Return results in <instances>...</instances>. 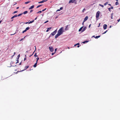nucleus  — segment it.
Listing matches in <instances>:
<instances>
[{
    "label": "nucleus",
    "mask_w": 120,
    "mask_h": 120,
    "mask_svg": "<svg viewBox=\"0 0 120 120\" xmlns=\"http://www.w3.org/2000/svg\"><path fill=\"white\" fill-rule=\"evenodd\" d=\"M63 29L64 27H61L60 29L58 31V33L60 34V35L63 32Z\"/></svg>",
    "instance_id": "f257e3e1"
},
{
    "label": "nucleus",
    "mask_w": 120,
    "mask_h": 120,
    "mask_svg": "<svg viewBox=\"0 0 120 120\" xmlns=\"http://www.w3.org/2000/svg\"><path fill=\"white\" fill-rule=\"evenodd\" d=\"M77 0H69V3H74L75 4H77Z\"/></svg>",
    "instance_id": "f03ea898"
},
{
    "label": "nucleus",
    "mask_w": 120,
    "mask_h": 120,
    "mask_svg": "<svg viewBox=\"0 0 120 120\" xmlns=\"http://www.w3.org/2000/svg\"><path fill=\"white\" fill-rule=\"evenodd\" d=\"M100 12L99 11H98L97 12L96 14V18H99Z\"/></svg>",
    "instance_id": "7ed1b4c3"
},
{
    "label": "nucleus",
    "mask_w": 120,
    "mask_h": 120,
    "mask_svg": "<svg viewBox=\"0 0 120 120\" xmlns=\"http://www.w3.org/2000/svg\"><path fill=\"white\" fill-rule=\"evenodd\" d=\"M57 30H56L55 31H53V32H52V33H51V34L52 36L54 35L57 32Z\"/></svg>",
    "instance_id": "20e7f679"
},
{
    "label": "nucleus",
    "mask_w": 120,
    "mask_h": 120,
    "mask_svg": "<svg viewBox=\"0 0 120 120\" xmlns=\"http://www.w3.org/2000/svg\"><path fill=\"white\" fill-rule=\"evenodd\" d=\"M49 50L52 52H53L54 51V49L52 47H49Z\"/></svg>",
    "instance_id": "39448f33"
},
{
    "label": "nucleus",
    "mask_w": 120,
    "mask_h": 120,
    "mask_svg": "<svg viewBox=\"0 0 120 120\" xmlns=\"http://www.w3.org/2000/svg\"><path fill=\"white\" fill-rule=\"evenodd\" d=\"M60 34L58 33L55 36V38H57L58 36H60Z\"/></svg>",
    "instance_id": "423d86ee"
},
{
    "label": "nucleus",
    "mask_w": 120,
    "mask_h": 120,
    "mask_svg": "<svg viewBox=\"0 0 120 120\" xmlns=\"http://www.w3.org/2000/svg\"><path fill=\"white\" fill-rule=\"evenodd\" d=\"M29 67V66H25V69L23 70H22L20 71L19 72H22V71H24L25 70H26Z\"/></svg>",
    "instance_id": "0eeeda50"
},
{
    "label": "nucleus",
    "mask_w": 120,
    "mask_h": 120,
    "mask_svg": "<svg viewBox=\"0 0 120 120\" xmlns=\"http://www.w3.org/2000/svg\"><path fill=\"white\" fill-rule=\"evenodd\" d=\"M107 25L106 24H105L103 25V28L105 30L107 28Z\"/></svg>",
    "instance_id": "6e6552de"
},
{
    "label": "nucleus",
    "mask_w": 120,
    "mask_h": 120,
    "mask_svg": "<svg viewBox=\"0 0 120 120\" xmlns=\"http://www.w3.org/2000/svg\"><path fill=\"white\" fill-rule=\"evenodd\" d=\"M88 18V17L87 16H86L84 19L83 21V22H85L86 20H87Z\"/></svg>",
    "instance_id": "1a4fd4ad"
},
{
    "label": "nucleus",
    "mask_w": 120,
    "mask_h": 120,
    "mask_svg": "<svg viewBox=\"0 0 120 120\" xmlns=\"http://www.w3.org/2000/svg\"><path fill=\"white\" fill-rule=\"evenodd\" d=\"M17 16V15H15L14 16H12L11 18V19H13L15 17H16Z\"/></svg>",
    "instance_id": "9d476101"
},
{
    "label": "nucleus",
    "mask_w": 120,
    "mask_h": 120,
    "mask_svg": "<svg viewBox=\"0 0 120 120\" xmlns=\"http://www.w3.org/2000/svg\"><path fill=\"white\" fill-rule=\"evenodd\" d=\"M86 26L84 27L83 29L82 30V32L84 31L86 29Z\"/></svg>",
    "instance_id": "9b49d317"
},
{
    "label": "nucleus",
    "mask_w": 120,
    "mask_h": 120,
    "mask_svg": "<svg viewBox=\"0 0 120 120\" xmlns=\"http://www.w3.org/2000/svg\"><path fill=\"white\" fill-rule=\"evenodd\" d=\"M34 5H32L29 8V10L32 9L34 7Z\"/></svg>",
    "instance_id": "f8f14e48"
},
{
    "label": "nucleus",
    "mask_w": 120,
    "mask_h": 120,
    "mask_svg": "<svg viewBox=\"0 0 120 120\" xmlns=\"http://www.w3.org/2000/svg\"><path fill=\"white\" fill-rule=\"evenodd\" d=\"M67 25L66 27V28L65 29V30H68V25Z\"/></svg>",
    "instance_id": "ddd939ff"
},
{
    "label": "nucleus",
    "mask_w": 120,
    "mask_h": 120,
    "mask_svg": "<svg viewBox=\"0 0 120 120\" xmlns=\"http://www.w3.org/2000/svg\"><path fill=\"white\" fill-rule=\"evenodd\" d=\"M28 13V11H24L23 13V14H27Z\"/></svg>",
    "instance_id": "4468645a"
},
{
    "label": "nucleus",
    "mask_w": 120,
    "mask_h": 120,
    "mask_svg": "<svg viewBox=\"0 0 120 120\" xmlns=\"http://www.w3.org/2000/svg\"><path fill=\"white\" fill-rule=\"evenodd\" d=\"M83 26H82V27H81L80 28V29L79 30V32H80V31H81V30H82V28H83Z\"/></svg>",
    "instance_id": "2eb2a0df"
},
{
    "label": "nucleus",
    "mask_w": 120,
    "mask_h": 120,
    "mask_svg": "<svg viewBox=\"0 0 120 120\" xmlns=\"http://www.w3.org/2000/svg\"><path fill=\"white\" fill-rule=\"evenodd\" d=\"M37 62H36L35 64H34V65L33 66V67H34V68H35L36 67V66H37Z\"/></svg>",
    "instance_id": "dca6fc26"
},
{
    "label": "nucleus",
    "mask_w": 120,
    "mask_h": 120,
    "mask_svg": "<svg viewBox=\"0 0 120 120\" xmlns=\"http://www.w3.org/2000/svg\"><path fill=\"white\" fill-rule=\"evenodd\" d=\"M30 29V27H26V28L25 29L27 31V30H29Z\"/></svg>",
    "instance_id": "f3484780"
},
{
    "label": "nucleus",
    "mask_w": 120,
    "mask_h": 120,
    "mask_svg": "<svg viewBox=\"0 0 120 120\" xmlns=\"http://www.w3.org/2000/svg\"><path fill=\"white\" fill-rule=\"evenodd\" d=\"M34 21V20H33L32 21H30V22H29V24L33 22Z\"/></svg>",
    "instance_id": "a211bd4d"
},
{
    "label": "nucleus",
    "mask_w": 120,
    "mask_h": 120,
    "mask_svg": "<svg viewBox=\"0 0 120 120\" xmlns=\"http://www.w3.org/2000/svg\"><path fill=\"white\" fill-rule=\"evenodd\" d=\"M23 14V13H22L19 14L18 15H17V16H19L22 15Z\"/></svg>",
    "instance_id": "6ab92c4d"
},
{
    "label": "nucleus",
    "mask_w": 120,
    "mask_h": 120,
    "mask_svg": "<svg viewBox=\"0 0 120 120\" xmlns=\"http://www.w3.org/2000/svg\"><path fill=\"white\" fill-rule=\"evenodd\" d=\"M100 35L96 36V37H95V38H99L100 37Z\"/></svg>",
    "instance_id": "aec40b11"
},
{
    "label": "nucleus",
    "mask_w": 120,
    "mask_h": 120,
    "mask_svg": "<svg viewBox=\"0 0 120 120\" xmlns=\"http://www.w3.org/2000/svg\"><path fill=\"white\" fill-rule=\"evenodd\" d=\"M37 60H36V62H37V63L38 62V60L39 59V57H37Z\"/></svg>",
    "instance_id": "412c9836"
},
{
    "label": "nucleus",
    "mask_w": 120,
    "mask_h": 120,
    "mask_svg": "<svg viewBox=\"0 0 120 120\" xmlns=\"http://www.w3.org/2000/svg\"><path fill=\"white\" fill-rule=\"evenodd\" d=\"M34 56L35 57H37L38 56V55H37V53H35V54L34 55Z\"/></svg>",
    "instance_id": "4be33fe9"
},
{
    "label": "nucleus",
    "mask_w": 120,
    "mask_h": 120,
    "mask_svg": "<svg viewBox=\"0 0 120 120\" xmlns=\"http://www.w3.org/2000/svg\"><path fill=\"white\" fill-rule=\"evenodd\" d=\"M99 6H101V7H102V8H103L104 7V6L103 5H101V4H99Z\"/></svg>",
    "instance_id": "5701e85b"
},
{
    "label": "nucleus",
    "mask_w": 120,
    "mask_h": 120,
    "mask_svg": "<svg viewBox=\"0 0 120 120\" xmlns=\"http://www.w3.org/2000/svg\"><path fill=\"white\" fill-rule=\"evenodd\" d=\"M108 2H106V3H105L104 4V6L108 4Z\"/></svg>",
    "instance_id": "b1692460"
},
{
    "label": "nucleus",
    "mask_w": 120,
    "mask_h": 120,
    "mask_svg": "<svg viewBox=\"0 0 120 120\" xmlns=\"http://www.w3.org/2000/svg\"><path fill=\"white\" fill-rule=\"evenodd\" d=\"M119 4L118 2V1H116V3H115V4L116 5H118Z\"/></svg>",
    "instance_id": "393cba45"
},
{
    "label": "nucleus",
    "mask_w": 120,
    "mask_h": 120,
    "mask_svg": "<svg viewBox=\"0 0 120 120\" xmlns=\"http://www.w3.org/2000/svg\"><path fill=\"white\" fill-rule=\"evenodd\" d=\"M30 1H27V2H25V4H27L28 3H30Z\"/></svg>",
    "instance_id": "a878e982"
},
{
    "label": "nucleus",
    "mask_w": 120,
    "mask_h": 120,
    "mask_svg": "<svg viewBox=\"0 0 120 120\" xmlns=\"http://www.w3.org/2000/svg\"><path fill=\"white\" fill-rule=\"evenodd\" d=\"M26 30L25 29V30H23V31L22 32V33H24V32H26Z\"/></svg>",
    "instance_id": "bb28decb"
},
{
    "label": "nucleus",
    "mask_w": 120,
    "mask_h": 120,
    "mask_svg": "<svg viewBox=\"0 0 120 120\" xmlns=\"http://www.w3.org/2000/svg\"><path fill=\"white\" fill-rule=\"evenodd\" d=\"M52 29V27H49V28H48L47 29H48L49 30H50Z\"/></svg>",
    "instance_id": "cd10ccee"
},
{
    "label": "nucleus",
    "mask_w": 120,
    "mask_h": 120,
    "mask_svg": "<svg viewBox=\"0 0 120 120\" xmlns=\"http://www.w3.org/2000/svg\"><path fill=\"white\" fill-rule=\"evenodd\" d=\"M18 12V11H14L13 13V14H14L15 13H17Z\"/></svg>",
    "instance_id": "c85d7f7f"
},
{
    "label": "nucleus",
    "mask_w": 120,
    "mask_h": 120,
    "mask_svg": "<svg viewBox=\"0 0 120 120\" xmlns=\"http://www.w3.org/2000/svg\"><path fill=\"white\" fill-rule=\"evenodd\" d=\"M43 3V1L42 0L41 1L38 2V3Z\"/></svg>",
    "instance_id": "c756f323"
},
{
    "label": "nucleus",
    "mask_w": 120,
    "mask_h": 120,
    "mask_svg": "<svg viewBox=\"0 0 120 120\" xmlns=\"http://www.w3.org/2000/svg\"><path fill=\"white\" fill-rule=\"evenodd\" d=\"M79 43H78L77 44H75L74 45V46H75L77 45H79Z\"/></svg>",
    "instance_id": "7c9ffc66"
},
{
    "label": "nucleus",
    "mask_w": 120,
    "mask_h": 120,
    "mask_svg": "<svg viewBox=\"0 0 120 120\" xmlns=\"http://www.w3.org/2000/svg\"><path fill=\"white\" fill-rule=\"evenodd\" d=\"M41 5H38L37 6L36 8H39V7H40L41 6Z\"/></svg>",
    "instance_id": "2f4dec72"
},
{
    "label": "nucleus",
    "mask_w": 120,
    "mask_h": 120,
    "mask_svg": "<svg viewBox=\"0 0 120 120\" xmlns=\"http://www.w3.org/2000/svg\"><path fill=\"white\" fill-rule=\"evenodd\" d=\"M86 10V9L85 8L83 9V10H82V12H84V11H85Z\"/></svg>",
    "instance_id": "473e14b6"
},
{
    "label": "nucleus",
    "mask_w": 120,
    "mask_h": 120,
    "mask_svg": "<svg viewBox=\"0 0 120 120\" xmlns=\"http://www.w3.org/2000/svg\"><path fill=\"white\" fill-rule=\"evenodd\" d=\"M113 13H112L111 14V19H113V18H112V15H113Z\"/></svg>",
    "instance_id": "72a5a7b5"
},
{
    "label": "nucleus",
    "mask_w": 120,
    "mask_h": 120,
    "mask_svg": "<svg viewBox=\"0 0 120 120\" xmlns=\"http://www.w3.org/2000/svg\"><path fill=\"white\" fill-rule=\"evenodd\" d=\"M41 12H42V11H38V12L37 13H41Z\"/></svg>",
    "instance_id": "f704fd0d"
},
{
    "label": "nucleus",
    "mask_w": 120,
    "mask_h": 120,
    "mask_svg": "<svg viewBox=\"0 0 120 120\" xmlns=\"http://www.w3.org/2000/svg\"><path fill=\"white\" fill-rule=\"evenodd\" d=\"M25 37H24V38H22L21 39V40H20V41H22L23 39H24Z\"/></svg>",
    "instance_id": "c9c22d12"
},
{
    "label": "nucleus",
    "mask_w": 120,
    "mask_h": 120,
    "mask_svg": "<svg viewBox=\"0 0 120 120\" xmlns=\"http://www.w3.org/2000/svg\"><path fill=\"white\" fill-rule=\"evenodd\" d=\"M111 8H108V9L110 11H111Z\"/></svg>",
    "instance_id": "e433bc0d"
},
{
    "label": "nucleus",
    "mask_w": 120,
    "mask_h": 120,
    "mask_svg": "<svg viewBox=\"0 0 120 120\" xmlns=\"http://www.w3.org/2000/svg\"><path fill=\"white\" fill-rule=\"evenodd\" d=\"M107 31H108V30H106L104 33H103L102 34H105V33Z\"/></svg>",
    "instance_id": "4c0bfd02"
},
{
    "label": "nucleus",
    "mask_w": 120,
    "mask_h": 120,
    "mask_svg": "<svg viewBox=\"0 0 120 120\" xmlns=\"http://www.w3.org/2000/svg\"><path fill=\"white\" fill-rule=\"evenodd\" d=\"M48 0H43L42 1H43V2H45L47 1Z\"/></svg>",
    "instance_id": "58836bf2"
},
{
    "label": "nucleus",
    "mask_w": 120,
    "mask_h": 120,
    "mask_svg": "<svg viewBox=\"0 0 120 120\" xmlns=\"http://www.w3.org/2000/svg\"><path fill=\"white\" fill-rule=\"evenodd\" d=\"M46 8L45 9H43V10H42V11H45V10H46Z\"/></svg>",
    "instance_id": "ea45409f"
},
{
    "label": "nucleus",
    "mask_w": 120,
    "mask_h": 120,
    "mask_svg": "<svg viewBox=\"0 0 120 120\" xmlns=\"http://www.w3.org/2000/svg\"><path fill=\"white\" fill-rule=\"evenodd\" d=\"M17 62L16 63V64L18 63H19V60H18V59L17 60Z\"/></svg>",
    "instance_id": "a19ab883"
},
{
    "label": "nucleus",
    "mask_w": 120,
    "mask_h": 120,
    "mask_svg": "<svg viewBox=\"0 0 120 120\" xmlns=\"http://www.w3.org/2000/svg\"><path fill=\"white\" fill-rule=\"evenodd\" d=\"M63 9V8L62 7H61L60 8V10H62Z\"/></svg>",
    "instance_id": "79ce46f5"
},
{
    "label": "nucleus",
    "mask_w": 120,
    "mask_h": 120,
    "mask_svg": "<svg viewBox=\"0 0 120 120\" xmlns=\"http://www.w3.org/2000/svg\"><path fill=\"white\" fill-rule=\"evenodd\" d=\"M33 10H31L30 11V12H33Z\"/></svg>",
    "instance_id": "37998d69"
},
{
    "label": "nucleus",
    "mask_w": 120,
    "mask_h": 120,
    "mask_svg": "<svg viewBox=\"0 0 120 120\" xmlns=\"http://www.w3.org/2000/svg\"><path fill=\"white\" fill-rule=\"evenodd\" d=\"M85 41V43L87 42H88V41Z\"/></svg>",
    "instance_id": "c03bdc74"
},
{
    "label": "nucleus",
    "mask_w": 120,
    "mask_h": 120,
    "mask_svg": "<svg viewBox=\"0 0 120 120\" xmlns=\"http://www.w3.org/2000/svg\"><path fill=\"white\" fill-rule=\"evenodd\" d=\"M56 50H57V49L56 48V49H55V53L56 52Z\"/></svg>",
    "instance_id": "a18cd8bd"
},
{
    "label": "nucleus",
    "mask_w": 120,
    "mask_h": 120,
    "mask_svg": "<svg viewBox=\"0 0 120 120\" xmlns=\"http://www.w3.org/2000/svg\"><path fill=\"white\" fill-rule=\"evenodd\" d=\"M48 21H49L48 20L47 21H46L45 22V23H46L48 22Z\"/></svg>",
    "instance_id": "49530a36"
},
{
    "label": "nucleus",
    "mask_w": 120,
    "mask_h": 120,
    "mask_svg": "<svg viewBox=\"0 0 120 120\" xmlns=\"http://www.w3.org/2000/svg\"><path fill=\"white\" fill-rule=\"evenodd\" d=\"M120 19H118V20H117V21H118V22H119V21H120Z\"/></svg>",
    "instance_id": "de8ad7c7"
},
{
    "label": "nucleus",
    "mask_w": 120,
    "mask_h": 120,
    "mask_svg": "<svg viewBox=\"0 0 120 120\" xmlns=\"http://www.w3.org/2000/svg\"><path fill=\"white\" fill-rule=\"evenodd\" d=\"M60 11V9H58L57 10V11Z\"/></svg>",
    "instance_id": "09e8293b"
},
{
    "label": "nucleus",
    "mask_w": 120,
    "mask_h": 120,
    "mask_svg": "<svg viewBox=\"0 0 120 120\" xmlns=\"http://www.w3.org/2000/svg\"><path fill=\"white\" fill-rule=\"evenodd\" d=\"M27 23L29 24V22H26L25 23V24H27Z\"/></svg>",
    "instance_id": "8fccbe9b"
},
{
    "label": "nucleus",
    "mask_w": 120,
    "mask_h": 120,
    "mask_svg": "<svg viewBox=\"0 0 120 120\" xmlns=\"http://www.w3.org/2000/svg\"><path fill=\"white\" fill-rule=\"evenodd\" d=\"M16 33H15L14 34H11V35H14V34H16Z\"/></svg>",
    "instance_id": "3c124183"
},
{
    "label": "nucleus",
    "mask_w": 120,
    "mask_h": 120,
    "mask_svg": "<svg viewBox=\"0 0 120 120\" xmlns=\"http://www.w3.org/2000/svg\"><path fill=\"white\" fill-rule=\"evenodd\" d=\"M35 48V51H34V52L33 53H34V52H35V51L36 50V46H34Z\"/></svg>",
    "instance_id": "603ef678"
},
{
    "label": "nucleus",
    "mask_w": 120,
    "mask_h": 120,
    "mask_svg": "<svg viewBox=\"0 0 120 120\" xmlns=\"http://www.w3.org/2000/svg\"><path fill=\"white\" fill-rule=\"evenodd\" d=\"M108 5H109L110 6H111V4H108Z\"/></svg>",
    "instance_id": "864d4df0"
},
{
    "label": "nucleus",
    "mask_w": 120,
    "mask_h": 120,
    "mask_svg": "<svg viewBox=\"0 0 120 120\" xmlns=\"http://www.w3.org/2000/svg\"><path fill=\"white\" fill-rule=\"evenodd\" d=\"M49 31V30L48 29H47L46 30V32H48Z\"/></svg>",
    "instance_id": "5fc2aeb1"
},
{
    "label": "nucleus",
    "mask_w": 120,
    "mask_h": 120,
    "mask_svg": "<svg viewBox=\"0 0 120 120\" xmlns=\"http://www.w3.org/2000/svg\"><path fill=\"white\" fill-rule=\"evenodd\" d=\"M100 23H99V26H98V27H99V26H100Z\"/></svg>",
    "instance_id": "6e6d98bb"
},
{
    "label": "nucleus",
    "mask_w": 120,
    "mask_h": 120,
    "mask_svg": "<svg viewBox=\"0 0 120 120\" xmlns=\"http://www.w3.org/2000/svg\"><path fill=\"white\" fill-rule=\"evenodd\" d=\"M26 60V57H25L24 59V61H25V60Z\"/></svg>",
    "instance_id": "4d7b16f0"
},
{
    "label": "nucleus",
    "mask_w": 120,
    "mask_h": 120,
    "mask_svg": "<svg viewBox=\"0 0 120 120\" xmlns=\"http://www.w3.org/2000/svg\"><path fill=\"white\" fill-rule=\"evenodd\" d=\"M54 53H55V52H54V53H52V55H53V54H54Z\"/></svg>",
    "instance_id": "13d9d810"
},
{
    "label": "nucleus",
    "mask_w": 120,
    "mask_h": 120,
    "mask_svg": "<svg viewBox=\"0 0 120 120\" xmlns=\"http://www.w3.org/2000/svg\"><path fill=\"white\" fill-rule=\"evenodd\" d=\"M20 55H19L18 56V59L19 58V56H20Z\"/></svg>",
    "instance_id": "bf43d9fd"
},
{
    "label": "nucleus",
    "mask_w": 120,
    "mask_h": 120,
    "mask_svg": "<svg viewBox=\"0 0 120 120\" xmlns=\"http://www.w3.org/2000/svg\"><path fill=\"white\" fill-rule=\"evenodd\" d=\"M113 7H111V8L112 9H113Z\"/></svg>",
    "instance_id": "052dcab7"
},
{
    "label": "nucleus",
    "mask_w": 120,
    "mask_h": 120,
    "mask_svg": "<svg viewBox=\"0 0 120 120\" xmlns=\"http://www.w3.org/2000/svg\"><path fill=\"white\" fill-rule=\"evenodd\" d=\"M15 4H14V5H15L16 4H17V3L16 2H15Z\"/></svg>",
    "instance_id": "680f3d73"
},
{
    "label": "nucleus",
    "mask_w": 120,
    "mask_h": 120,
    "mask_svg": "<svg viewBox=\"0 0 120 120\" xmlns=\"http://www.w3.org/2000/svg\"><path fill=\"white\" fill-rule=\"evenodd\" d=\"M90 26H91V24H90L89 25V28L90 27Z\"/></svg>",
    "instance_id": "e2e57ef3"
},
{
    "label": "nucleus",
    "mask_w": 120,
    "mask_h": 120,
    "mask_svg": "<svg viewBox=\"0 0 120 120\" xmlns=\"http://www.w3.org/2000/svg\"><path fill=\"white\" fill-rule=\"evenodd\" d=\"M83 43H85V41H84L83 42H82Z\"/></svg>",
    "instance_id": "0e129e2a"
},
{
    "label": "nucleus",
    "mask_w": 120,
    "mask_h": 120,
    "mask_svg": "<svg viewBox=\"0 0 120 120\" xmlns=\"http://www.w3.org/2000/svg\"><path fill=\"white\" fill-rule=\"evenodd\" d=\"M19 7H18L16 8V9H19Z\"/></svg>",
    "instance_id": "69168bd1"
},
{
    "label": "nucleus",
    "mask_w": 120,
    "mask_h": 120,
    "mask_svg": "<svg viewBox=\"0 0 120 120\" xmlns=\"http://www.w3.org/2000/svg\"><path fill=\"white\" fill-rule=\"evenodd\" d=\"M21 62H20L19 64V65H21Z\"/></svg>",
    "instance_id": "338daca9"
},
{
    "label": "nucleus",
    "mask_w": 120,
    "mask_h": 120,
    "mask_svg": "<svg viewBox=\"0 0 120 120\" xmlns=\"http://www.w3.org/2000/svg\"><path fill=\"white\" fill-rule=\"evenodd\" d=\"M37 17H36L35 19V20H36V19H37Z\"/></svg>",
    "instance_id": "774afa93"
}]
</instances>
